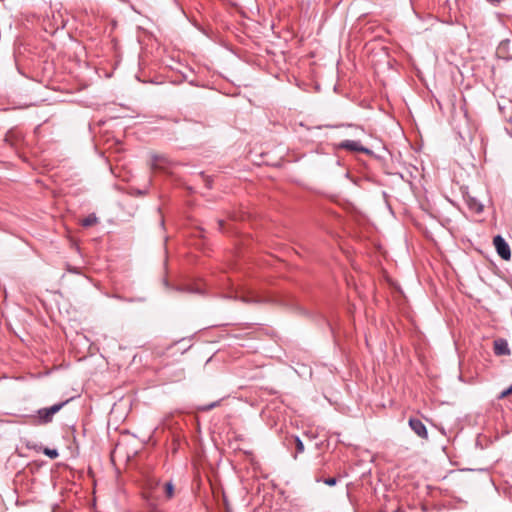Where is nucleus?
<instances>
[{
  "label": "nucleus",
  "mask_w": 512,
  "mask_h": 512,
  "mask_svg": "<svg viewBox=\"0 0 512 512\" xmlns=\"http://www.w3.org/2000/svg\"><path fill=\"white\" fill-rule=\"evenodd\" d=\"M67 403V401L56 403L52 405L51 407H45L41 408L37 411V415L33 416V424L36 425H44L48 424L52 421L54 415L58 413L64 405Z\"/></svg>",
  "instance_id": "1"
},
{
  "label": "nucleus",
  "mask_w": 512,
  "mask_h": 512,
  "mask_svg": "<svg viewBox=\"0 0 512 512\" xmlns=\"http://www.w3.org/2000/svg\"><path fill=\"white\" fill-rule=\"evenodd\" d=\"M336 149L347 150L350 152H361L367 155H372L373 152L367 147H364L358 140H344L335 145Z\"/></svg>",
  "instance_id": "2"
},
{
  "label": "nucleus",
  "mask_w": 512,
  "mask_h": 512,
  "mask_svg": "<svg viewBox=\"0 0 512 512\" xmlns=\"http://www.w3.org/2000/svg\"><path fill=\"white\" fill-rule=\"evenodd\" d=\"M493 244L495 246V249L498 253V255L503 260H510L511 258V250L508 243L505 241V239L501 235H497L493 239Z\"/></svg>",
  "instance_id": "3"
},
{
  "label": "nucleus",
  "mask_w": 512,
  "mask_h": 512,
  "mask_svg": "<svg viewBox=\"0 0 512 512\" xmlns=\"http://www.w3.org/2000/svg\"><path fill=\"white\" fill-rule=\"evenodd\" d=\"M498 109L503 118L512 124V99L501 98L498 101Z\"/></svg>",
  "instance_id": "4"
},
{
  "label": "nucleus",
  "mask_w": 512,
  "mask_h": 512,
  "mask_svg": "<svg viewBox=\"0 0 512 512\" xmlns=\"http://www.w3.org/2000/svg\"><path fill=\"white\" fill-rule=\"evenodd\" d=\"M24 139L23 133L18 129H10L5 135V142L13 148H18Z\"/></svg>",
  "instance_id": "5"
},
{
  "label": "nucleus",
  "mask_w": 512,
  "mask_h": 512,
  "mask_svg": "<svg viewBox=\"0 0 512 512\" xmlns=\"http://www.w3.org/2000/svg\"><path fill=\"white\" fill-rule=\"evenodd\" d=\"M494 354L497 356H509L511 351L508 341L504 338H498L493 342Z\"/></svg>",
  "instance_id": "6"
},
{
  "label": "nucleus",
  "mask_w": 512,
  "mask_h": 512,
  "mask_svg": "<svg viewBox=\"0 0 512 512\" xmlns=\"http://www.w3.org/2000/svg\"><path fill=\"white\" fill-rule=\"evenodd\" d=\"M409 426L413 430V432L415 434H417L419 437H421L422 439L428 438V432H427L426 426L420 419L410 418Z\"/></svg>",
  "instance_id": "7"
},
{
  "label": "nucleus",
  "mask_w": 512,
  "mask_h": 512,
  "mask_svg": "<svg viewBox=\"0 0 512 512\" xmlns=\"http://www.w3.org/2000/svg\"><path fill=\"white\" fill-rule=\"evenodd\" d=\"M169 165V160L164 155H153L151 159V168L153 170L164 171Z\"/></svg>",
  "instance_id": "8"
},
{
  "label": "nucleus",
  "mask_w": 512,
  "mask_h": 512,
  "mask_svg": "<svg viewBox=\"0 0 512 512\" xmlns=\"http://www.w3.org/2000/svg\"><path fill=\"white\" fill-rule=\"evenodd\" d=\"M174 491H175V488H174V484L172 481H168L163 484V492H164L165 498L167 500H170L174 497Z\"/></svg>",
  "instance_id": "9"
},
{
  "label": "nucleus",
  "mask_w": 512,
  "mask_h": 512,
  "mask_svg": "<svg viewBox=\"0 0 512 512\" xmlns=\"http://www.w3.org/2000/svg\"><path fill=\"white\" fill-rule=\"evenodd\" d=\"M468 206L470 210L476 213H481L483 211V205L474 198L468 200Z\"/></svg>",
  "instance_id": "10"
},
{
  "label": "nucleus",
  "mask_w": 512,
  "mask_h": 512,
  "mask_svg": "<svg viewBox=\"0 0 512 512\" xmlns=\"http://www.w3.org/2000/svg\"><path fill=\"white\" fill-rule=\"evenodd\" d=\"M97 221H98V218L96 217V215L90 214L81 221V224L83 227H90V226L96 224Z\"/></svg>",
  "instance_id": "11"
},
{
  "label": "nucleus",
  "mask_w": 512,
  "mask_h": 512,
  "mask_svg": "<svg viewBox=\"0 0 512 512\" xmlns=\"http://www.w3.org/2000/svg\"><path fill=\"white\" fill-rule=\"evenodd\" d=\"M292 439L296 446V453L297 454L303 453L304 452V444H303L302 440L298 436H293Z\"/></svg>",
  "instance_id": "12"
},
{
  "label": "nucleus",
  "mask_w": 512,
  "mask_h": 512,
  "mask_svg": "<svg viewBox=\"0 0 512 512\" xmlns=\"http://www.w3.org/2000/svg\"><path fill=\"white\" fill-rule=\"evenodd\" d=\"M43 453L51 459H56L59 456V453L56 449H51L47 447L43 449Z\"/></svg>",
  "instance_id": "13"
},
{
  "label": "nucleus",
  "mask_w": 512,
  "mask_h": 512,
  "mask_svg": "<svg viewBox=\"0 0 512 512\" xmlns=\"http://www.w3.org/2000/svg\"><path fill=\"white\" fill-rule=\"evenodd\" d=\"M219 404H220V401H214L212 403L200 406L199 410L207 412V411H210V410L214 409L215 407L219 406Z\"/></svg>",
  "instance_id": "14"
},
{
  "label": "nucleus",
  "mask_w": 512,
  "mask_h": 512,
  "mask_svg": "<svg viewBox=\"0 0 512 512\" xmlns=\"http://www.w3.org/2000/svg\"><path fill=\"white\" fill-rule=\"evenodd\" d=\"M316 481L317 482L323 481L328 486H335L338 482V479L336 477H328L323 480L317 478Z\"/></svg>",
  "instance_id": "15"
},
{
  "label": "nucleus",
  "mask_w": 512,
  "mask_h": 512,
  "mask_svg": "<svg viewBox=\"0 0 512 512\" xmlns=\"http://www.w3.org/2000/svg\"><path fill=\"white\" fill-rule=\"evenodd\" d=\"M512 394V384L505 390H503L500 395L498 396V399H504L506 398L507 396L511 395Z\"/></svg>",
  "instance_id": "16"
},
{
  "label": "nucleus",
  "mask_w": 512,
  "mask_h": 512,
  "mask_svg": "<svg viewBox=\"0 0 512 512\" xmlns=\"http://www.w3.org/2000/svg\"><path fill=\"white\" fill-rule=\"evenodd\" d=\"M241 300H242L243 302H245V303H249V302H251V301H252L251 299L246 298V297H242V298H241Z\"/></svg>",
  "instance_id": "17"
},
{
  "label": "nucleus",
  "mask_w": 512,
  "mask_h": 512,
  "mask_svg": "<svg viewBox=\"0 0 512 512\" xmlns=\"http://www.w3.org/2000/svg\"><path fill=\"white\" fill-rule=\"evenodd\" d=\"M220 228L223 226V221H219Z\"/></svg>",
  "instance_id": "18"
}]
</instances>
